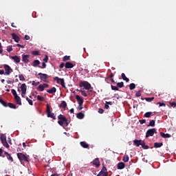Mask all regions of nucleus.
<instances>
[{"label":"nucleus","instance_id":"nucleus-48","mask_svg":"<svg viewBox=\"0 0 176 176\" xmlns=\"http://www.w3.org/2000/svg\"><path fill=\"white\" fill-rule=\"evenodd\" d=\"M43 61H44V63H47V61H49V56L45 55V58L43 59Z\"/></svg>","mask_w":176,"mask_h":176},{"label":"nucleus","instance_id":"nucleus-44","mask_svg":"<svg viewBox=\"0 0 176 176\" xmlns=\"http://www.w3.org/2000/svg\"><path fill=\"white\" fill-rule=\"evenodd\" d=\"M37 100L38 101H43L45 100V98L43 96H37Z\"/></svg>","mask_w":176,"mask_h":176},{"label":"nucleus","instance_id":"nucleus-51","mask_svg":"<svg viewBox=\"0 0 176 176\" xmlns=\"http://www.w3.org/2000/svg\"><path fill=\"white\" fill-rule=\"evenodd\" d=\"M82 105H83V104H78V106L77 107L78 111H82V109H83V107H82Z\"/></svg>","mask_w":176,"mask_h":176},{"label":"nucleus","instance_id":"nucleus-16","mask_svg":"<svg viewBox=\"0 0 176 176\" xmlns=\"http://www.w3.org/2000/svg\"><path fill=\"white\" fill-rule=\"evenodd\" d=\"M80 146L85 149H90V146L86 142H80Z\"/></svg>","mask_w":176,"mask_h":176},{"label":"nucleus","instance_id":"nucleus-45","mask_svg":"<svg viewBox=\"0 0 176 176\" xmlns=\"http://www.w3.org/2000/svg\"><path fill=\"white\" fill-rule=\"evenodd\" d=\"M19 80H25V78H24V76L23 74H19Z\"/></svg>","mask_w":176,"mask_h":176},{"label":"nucleus","instance_id":"nucleus-18","mask_svg":"<svg viewBox=\"0 0 176 176\" xmlns=\"http://www.w3.org/2000/svg\"><path fill=\"white\" fill-rule=\"evenodd\" d=\"M126 167V165L124 164V162H119L117 165V168L118 170H123Z\"/></svg>","mask_w":176,"mask_h":176},{"label":"nucleus","instance_id":"nucleus-40","mask_svg":"<svg viewBox=\"0 0 176 176\" xmlns=\"http://www.w3.org/2000/svg\"><path fill=\"white\" fill-rule=\"evenodd\" d=\"M54 80H55V82H56V83L60 84L61 78L56 76V77L54 78Z\"/></svg>","mask_w":176,"mask_h":176},{"label":"nucleus","instance_id":"nucleus-31","mask_svg":"<svg viewBox=\"0 0 176 176\" xmlns=\"http://www.w3.org/2000/svg\"><path fill=\"white\" fill-rule=\"evenodd\" d=\"M60 84L62 86V87H63L64 89H67V87H65V81L64 78H60Z\"/></svg>","mask_w":176,"mask_h":176},{"label":"nucleus","instance_id":"nucleus-57","mask_svg":"<svg viewBox=\"0 0 176 176\" xmlns=\"http://www.w3.org/2000/svg\"><path fill=\"white\" fill-rule=\"evenodd\" d=\"M64 67H65V64H64V63H60V65H59V68H60V69H63Z\"/></svg>","mask_w":176,"mask_h":176},{"label":"nucleus","instance_id":"nucleus-62","mask_svg":"<svg viewBox=\"0 0 176 176\" xmlns=\"http://www.w3.org/2000/svg\"><path fill=\"white\" fill-rule=\"evenodd\" d=\"M30 36H28V35H25V41H30Z\"/></svg>","mask_w":176,"mask_h":176},{"label":"nucleus","instance_id":"nucleus-53","mask_svg":"<svg viewBox=\"0 0 176 176\" xmlns=\"http://www.w3.org/2000/svg\"><path fill=\"white\" fill-rule=\"evenodd\" d=\"M39 82H35V81H32V86H38V85H39Z\"/></svg>","mask_w":176,"mask_h":176},{"label":"nucleus","instance_id":"nucleus-50","mask_svg":"<svg viewBox=\"0 0 176 176\" xmlns=\"http://www.w3.org/2000/svg\"><path fill=\"white\" fill-rule=\"evenodd\" d=\"M169 104H170V107H172L173 108H175V107H176V103H175V102H170Z\"/></svg>","mask_w":176,"mask_h":176},{"label":"nucleus","instance_id":"nucleus-34","mask_svg":"<svg viewBox=\"0 0 176 176\" xmlns=\"http://www.w3.org/2000/svg\"><path fill=\"white\" fill-rule=\"evenodd\" d=\"M129 155H124V157H123V162H124V163H127V162H129Z\"/></svg>","mask_w":176,"mask_h":176},{"label":"nucleus","instance_id":"nucleus-7","mask_svg":"<svg viewBox=\"0 0 176 176\" xmlns=\"http://www.w3.org/2000/svg\"><path fill=\"white\" fill-rule=\"evenodd\" d=\"M4 69H5V75H10L12 72H13V69L10 68V66L8 65H4Z\"/></svg>","mask_w":176,"mask_h":176},{"label":"nucleus","instance_id":"nucleus-8","mask_svg":"<svg viewBox=\"0 0 176 176\" xmlns=\"http://www.w3.org/2000/svg\"><path fill=\"white\" fill-rule=\"evenodd\" d=\"M38 76H40V79L43 82H47V79L49 78V76L43 73H38Z\"/></svg>","mask_w":176,"mask_h":176},{"label":"nucleus","instance_id":"nucleus-64","mask_svg":"<svg viewBox=\"0 0 176 176\" xmlns=\"http://www.w3.org/2000/svg\"><path fill=\"white\" fill-rule=\"evenodd\" d=\"M0 75H5V71L3 69H0Z\"/></svg>","mask_w":176,"mask_h":176},{"label":"nucleus","instance_id":"nucleus-3","mask_svg":"<svg viewBox=\"0 0 176 176\" xmlns=\"http://www.w3.org/2000/svg\"><path fill=\"white\" fill-rule=\"evenodd\" d=\"M0 140L1 141V144L5 146V148H9L10 146L9 144H8L6 135H5L3 133H1L0 136Z\"/></svg>","mask_w":176,"mask_h":176},{"label":"nucleus","instance_id":"nucleus-38","mask_svg":"<svg viewBox=\"0 0 176 176\" xmlns=\"http://www.w3.org/2000/svg\"><path fill=\"white\" fill-rule=\"evenodd\" d=\"M80 91L82 93V96H84V97H87V94H86L85 89L82 88Z\"/></svg>","mask_w":176,"mask_h":176},{"label":"nucleus","instance_id":"nucleus-17","mask_svg":"<svg viewBox=\"0 0 176 176\" xmlns=\"http://www.w3.org/2000/svg\"><path fill=\"white\" fill-rule=\"evenodd\" d=\"M102 173H104V175H108V171H107V167H105V166H103V167H102L101 171L98 173V176H100Z\"/></svg>","mask_w":176,"mask_h":176},{"label":"nucleus","instance_id":"nucleus-36","mask_svg":"<svg viewBox=\"0 0 176 176\" xmlns=\"http://www.w3.org/2000/svg\"><path fill=\"white\" fill-rule=\"evenodd\" d=\"M142 148L143 149H149V146L146 145V144H145V142L143 141V142L142 143Z\"/></svg>","mask_w":176,"mask_h":176},{"label":"nucleus","instance_id":"nucleus-22","mask_svg":"<svg viewBox=\"0 0 176 176\" xmlns=\"http://www.w3.org/2000/svg\"><path fill=\"white\" fill-rule=\"evenodd\" d=\"M57 91V89L56 87H52L51 89H47V93H49V94H54V93H56Z\"/></svg>","mask_w":176,"mask_h":176},{"label":"nucleus","instance_id":"nucleus-9","mask_svg":"<svg viewBox=\"0 0 176 176\" xmlns=\"http://www.w3.org/2000/svg\"><path fill=\"white\" fill-rule=\"evenodd\" d=\"M22 60L25 64H28L30 63V55L28 54H23L22 55Z\"/></svg>","mask_w":176,"mask_h":176},{"label":"nucleus","instance_id":"nucleus-29","mask_svg":"<svg viewBox=\"0 0 176 176\" xmlns=\"http://www.w3.org/2000/svg\"><path fill=\"white\" fill-rule=\"evenodd\" d=\"M60 108H63L64 109H65V108H67V102L65 101H62L60 104Z\"/></svg>","mask_w":176,"mask_h":176},{"label":"nucleus","instance_id":"nucleus-6","mask_svg":"<svg viewBox=\"0 0 176 176\" xmlns=\"http://www.w3.org/2000/svg\"><path fill=\"white\" fill-rule=\"evenodd\" d=\"M47 118H51L52 119H56V116H54V113H52V111H50V106L49 105V104H47Z\"/></svg>","mask_w":176,"mask_h":176},{"label":"nucleus","instance_id":"nucleus-49","mask_svg":"<svg viewBox=\"0 0 176 176\" xmlns=\"http://www.w3.org/2000/svg\"><path fill=\"white\" fill-rule=\"evenodd\" d=\"M111 90L119 91V87H118L116 86L111 85Z\"/></svg>","mask_w":176,"mask_h":176},{"label":"nucleus","instance_id":"nucleus-60","mask_svg":"<svg viewBox=\"0 0 176 176\" xmlns=\"http://www.w3.org/2000/svg\"><path fill=\"white\" fill-rule=\"evenodd\" d=\"M136 97H141V92L138 91L135 94Z\"/></svg>","mask_w":176,"mask_h":176},{"label":"nucleus","instance_id":"nucleus-42","mask_svg":"<svg viewBox=\"0 0 176 176\" xmlns=\"http://www.w3.org/2000/svg\"><path fill=\"white\" fill-rule=\"evenodd\" d=\"M70 58H71V56H65L63 57V61H68V60H70Z\"/></svg>","mask_w":176,"mask_h":176},{"label":"nucleus","instance_id":"nucleus-15","mask_svg":"<svg viewBox=\"0 0 176 176\" xmlns=\"http://www.w3.org/2000/svg\"><path fill=\"white\" fill-rule=\"evenodd\" d=\"M11 58L14 61V63H20V61L21 60L20 56H11Z\"/></svg>","mask_w":176,"mask_h":176},{"label":"nucleus","instance_id":"nucleus-46","mask_svg":"<svg viewBox=\"0 0 176 176\" xmlns=\"http://www.w3.org/2000/svg\"><path fill=\"white\" fill-rule=\"evenodd\" d=\"M11 93L12 94V95L14 96V97H17V92L16 91V90L14 89H12L11 90Z\"/></svg>","mask_w":176,"mask_h":176},{"label":"nucleus","instance_id":"nucleus-39","mask_svg":"<svg viewBox=\"0 0 176 176\" xmlns=\"http://www.w3.org/2000/svg\"><path fill=\"white\" fill-rule=\"evenodd\" d=\"M144 100L147 101V102H151V101H153L155 100L154 97L152 98H145Z\"/></svg>","mask_w":176,"mask_h":176},{"label":"nucleus","instance_id":"nucleus-5","mask_svg":"<svg viewBox=\"0 0 176 176\" xmlns=\"http://www.w3.org/2000/svg\"><path fill=\"white\" fill-rule=\"evenodd\" d=\"M79 86L80 87H84L85 90H90V88L91 87V85L87 81L80 82Z\"/></svg>","mask_w":176,"mask_h":176},{"label":"nucleus","instance_id":"nucleus-55","mask_svg":"<svg viewBox=\"0 0 176 176\" xmlns=\"http://www.w3.org/2000/svg\"><path fill=\"white\" fill-rule=\"evenodd\" d=\"M139 122L140 124H144V123H146V120H140Z\"/></svg>","mask_w":176,"mask_h":176},{"label":"nucleus","instance_id":"nucleus-56","mask_svg":"<svg viewBox=\"0 0 176 176\" xmlns=\"http://www.w3.org/2000/svg\"><path fill=\"white\" fill-rule=\"evenodd\" d=\"M7 51L10 53V52L13 51V48L12 47H8Z\"/></svg>","mask_w":176,"mask_h":176},{"label":"nucleus","instance_id":"nucleus-37","mask_svg":"<svg viewBox=\"0 0 176 176\" xmlns=\"http://www.w3.org/2000/svg\"><path fill=\"white\" fill-rule=\"evenodd\" d=\"M117 87H120V89H122V87H124V83L123 82H118Z\"/></svg>","mask_w":176,"mask_h":176},{"label":"nucleus","instance_id":"nucleus-58","mask_svg":"<svg viewBox=\"0 0 176 176\" xmlns=\"http://www.w3.org/2000/svg\"><path fill=\"white\" fill-rule=\"evenodd\" d=\"M160 107H166V104L162 103V102H157V103Z\"/></svg>","mask_w":176,"mask_h":176},{"label":"nucleus","instance_id":"nucleus-47","mask_svg":"<svg viewBox=\"0 0 176 176\" xmlns=\"http://www.w3.org/2000/svg\"><path fill=\"white\" fill-rule=\"evenodd\" d=\"M26 100L28 101V102H29L30 105H34V102H32V100L26 98Z\"/></svg>","mask_w":176,"mask_h":176},{"label":"nucleus","instance_id":"nucleus-24","mask_svg":"<svg viewBox=\"0 0 176 176\" xmlns=\"http://www.w3.org/2000/svg\"><path fill=\"white\" fill-rule=\"evenodd\" d=\"M39 65H41V61H39V60H34L32 63V66L34 67H38Z\"/></svg>","mask_w":176,"mask_h":176},{"label":"nucleus","instance_id":"nucleus-59","mask_svg":"<svg viewBox=\"0 0 176 176\" xmlns=\"http://www.w3.org/2000/svg\"><path fill=\"white\" fill-rule=\"evenodd\" d=\"M98 113H104V109H98Z\"/></svg>","mask_w":176,"mask_h":176},{"label":"nucleus","instance_id":"nucleus-19","mask_svg":"<svg viewBox=\"0 0 176 176\" xmlns=\"http://www.w3.org/2000/svg\"><path fill=\"white\" fill-rule=\"evenodd\" d=\"M93 164L96 166V167H100V159L96 158L93 160Z\"/></svg>","mask_w":176,"mask_h":176},{"label":"nucleus","instance_id":"nucleus-13","mask_svg":"<svg viewBox=\"0 0 176 176\" xmlns=\"http://www.w3.org/2000/svg\"><path fill=\"white\" fill-rule=\"evenodd\" d=\"M143 142H144V140H133V144L135 145V146H140V145L142 146Z\"/></svg>","mask_w":176,"mask_h":176},{"label":"nucleus","instance_id":"nucleus-33","mask_svg":"<svg viewBox=\"0 0 176 176\" xmlns=\"http://www.w3.org/2000/svg\"><path fill=\"white\" fill-rule=\"evenodd\" d=\"M0 104H1L3 107H8V102L3 100L2 98H0Z\"/></svg>","mask_w":176,"mask_h":176},{"label":"nucleus","instance_id":"nucleus-52","mask_svg":"<svg viewBox=\"0 0 176 176\" xmlns=\"http://www.w3.org/2000/svg\"><path fill=\"white\" fill-rule=\"evenodd\" d=\"M36 94H38V92H37L36 91H34L32 92V96L35 98L37 97V96H36Z\"/></svg>","mask_w":176,"mask_h":176},{"label":"nucleus","instance_id":"nucleus-61","mask_svg":"<svg viewBox=\"0 0 176 176\" xmlns=\"http://www.w3.org/2000/svg\"><path fill=\"white\" fill-rule=\"evenodd\" d=\"M43 87H44V89H46V88L49 87V85L47 84H46V83H44L43 85Z\"/></svg>","mask_w":176,"mask_h":176},{"label":"nucleus","instance_id":"nucleus-14","mask_svg":"<svg viewBox=\"0 0 176 176\" xmlns=\"http://www.w3.org/2000/svg\"><path fill=\"white\" fill-rule=\"evenodd\" d=\"M12 39H14V42H16L17 43H19V42H20V37H19V36H17V34L12 33Z\"/></svg>","mask_w":176,"mask_h":176},{"label":"nucleus","instance_id":"nucleus-10","mask_svg":"<svg viewBox=\"0 0 176 176\" xmlns=\"http://www.w3.org/2000/svg\"><path fill=\"white\" fill-rule=\"evenodd\" d=\"M4 155H5L6 157H7L8 160H9V162H14L13 157L12 155H10V154H9V153L5 151Z\"/></svg>","mask_w":176,"mask_h":176},{"label":"nucleus","instance_id":"nucleus-12","mask_svg":"<svg viewBox=\"0 0 176 176\" xmlns=\"http://www.w3.org/2000/svg\"><path fill=\"white\" fill-rule=\"evenodd\" d=\"M21 89L22 94H25L27 93V85H25V83L21 85Z\"/></svg>","mask_w":176,"mask_h":176},{"label":"nucleus","instance_id":"nucleus-30","mask_svg":"<svg viewBox=\"0 0 176 176\" xmlns=\"http://www.w3.org/2000/svg\"><path fill=\"white\" fill-rule=\"evenodd\" d=\"M155 120H152L148 124H147V127H155Z\"/></svg>","mask_w":176,"mask_h":176},{"label":"nucleus","instance_id":"nucleus-20","mask_svg":"<svg viewBox=\"0 0 176 176\" xmlns=\"http://www.w3.org/2000/svg\"><path fill=\"white\" fill-rule=\"evenodd\" d=\"M14 100L18 105H21V98H20V96H15Z\"/></svg>","mask_w":176,"mask_h":176},{"label":"nucleus","instance_id":"nucleus-11","mask_svg":"<svg viewBox=\"0 0 176 176\" xmlns=\"http://www.w3.org/2000/svg\"><path fill=\"white\" fill-rule=\"evenodd\" d=\"M76 100L78 101V104H83L84 102L83 98L79 95H76Z\"/></svg>","mask_w":176,"mask_h":176},{"label":"nucleus","instance_id":"nucleus-35","mask_svg":"<svg viewBox=\"0 0 176 176\" xmlns=\"http://www.w3.org/2000/svg\"><path fill=\"white\" fill-rule=\"evenodd\" d=\"M151 116H152V112L151 111L146 112L144 115V118H151Z\"/></svg>","mask_w":176,"mask_h":176},{"label":"nucleus","instance_id":"nucleus-23","mask_svg":"<svg viewBox=\"0 0 176 176\" xmlns=\"http://www.w3.org/2000/svg\"><path fill=\"white\" fill-rule=\"evenodd\" d=\"M65 67L67 69L74 68V64L71 63L70 62H67L65 65Z\"/></svg>","mask_w":176,"mask_h":176},{"label":"nucleus","instance_id":"nucleus-1","mask_svg":"<svg viewBox=\"0 0 176 176\" xmlns=\"http://www.w3.org/2000/svg\"><path fill=\"white\" fill-rule=\"evenodd\" d=\"M58 119V123L60 126H64V124L68 126V120L63 114L59 115Z\"/></svg>","mask_w":176,"mask_h":176},{"label":"nucleus","instance_id":"nucleus-43","mask_svg":"<svg viewBox=\"0 0 176 176\" xmlns=\"http://www.w3.org/2000/svg\"><path fill=\"white\" fill-rule=\"evenodd\" d=\"M32 54L33 56H41V54H39V51H32Z\"/></svg>","mask_w":176,"mask_h":176},{"label":"nucleus","instance_id":"nucleus-21","mask_svg":"<svg viewBox=\"0 0 176 176\" xmlns=\"http://www.w3.org/2000/svg\"><path fill=\"white\" fill-rule=\"evenodd\" d=\"M160 135L161 137H162V138H170V137H171V135L168 134V133H164L163 132H160Z\"/></svg>","mask_w":176,"mask_h":176},{"label":"nucleus","instance_id":"nucleus-63","mask_svg":"<svg viewBox=\"0 0 176 176\" xmlns=\"http://www.w3.org/2000/svg\"><path fill=\"white\" fill-rule=\"evenodd\" d=\"M16 46L18 47H21V49H24V45H20V44H16Z\"/></svg>","mask_w":176,"mask_h":176},{"label":"nucleus","instance_id":"nucleus-25","mask_svg":"<svg viewBox=\"0 0 176 176\" xmlns=\"http://www.w3.org/2000/svg\"><path fill=\"white\" fill-rule=\"evenodd\" d=\"M121 77L123 80H125V82H130V79H129V78L126 76V74H124V73H122Z\"/></svg>","mask_w":176,"mask_h":176},{"label":"nucleus","instance_id":"nucleus-26","mask_svg":"<svg viewBox=\"0 0 176 176\" xmlns=\"http://www.w3.org/2000/svg\"><path fill=\"white\" fill-rule=\"evenodd\" d=\"M7 107H9V108H11L12 109H16L17 108V106L13 103H8Z\"/></svg>","mask_w":176,"mask_h":176},{"label":"nucleus","instance_id":"nucleus-32","mask_svg":"<svg viewBox=\"0 0 176 176\" xmlns=\"http://www.w3.org/2000/svg\"><path fill=\"white\" fill-rule=\"evenodd\" d=\"M36 89L38 91H43V90H45V88L43 87V85L42 84L38 85V87Z\"/></svg>","mask_w":176,"mask_h":176},{"label":"nucleus","instance_id":"nucleus-41","mask_svg":"<svg viewBox=\"0 0 176 176\" xmlns=\"http://www.w3.org/2000/svg\"><path fill=\"white\" fill-rule=\"evenodd\" d=\"M129 89H130V90H134V89H135V84L131 83L129 85Z\"/></svg>","mask_w":176,"mask_h":176},{"label":"nucleus","instance_id":"nucleus-4","mask_svg":"<svg viewBox=\"0 0 176 176\" xmlns=\"http://www.w3.org/2000/svg\"><path fill=\"white\" fill-rule=\"evenodd\" d=\"M154 134H157V131L156 129L153 128L146 131V138H148V137H153Z\"/></svg>","mask_w":176,"mask_h":176},{"label":"nucleus","instance_id":"nucleus-2","mask_svg":"<svg viewBox=\"0 0 176 176\" xmlns=\"http://www.w3.org/2000/svg\"><path fill=\"white\" fill-rule=\"evenodd\" d=\"M17 157L20 162H30V159L23 153H18Z\"/></svg>","mask_w":176,"mask_h":176},{"label":"nucleus","instance_id":"nucleus-27","mask_svg":"<svg viewBox=\"0 0 176 176\" xmlns=\"http://www.w3.org/2000/svg\"><path fill=\"white\" fill-rule=\"evenodd\" d=\"M76 118L78 119H83L85 118V114L82 112H80V113H77Z\"/></svg>","mask_w":176,"mask_h":176},{"label":"nucleus","instance_id":"nucleus-28","mask_svg":"<svg viewBox=\"0 0 176 176\" xmlns=\"http://www.w3.org/2000/svg\"><path fill=\"white\" fill-rule=\"evenodd\" d=\"M163 142H155L154 143V148H162Z\"/></svg>","mask_w":176,"mask_h":176},{"label":"nucleus","instance_id":"nucleus-54","mask_svg":"<svg viewBox=\"0 0 176 176\" xmlns=\"http://www.w3.org/2000/svg\"><path fill=\"white\" fill-rule=\"evenodd\" d=\"M40 68H41L42 69H43V68H46V63L43 62L42 63V67H40Z\"/></svg>","mask_w":176,"mask_h":176}]
</instances>
